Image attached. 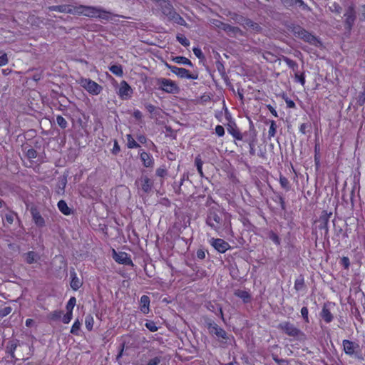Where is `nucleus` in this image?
I'll return each mask as SVG.
<instances>
[{"label": "nucleus", "mask_w": 365, "mask_h": 365, "mask_svg": "<svg viewBox=\"0 0 365 365\" xmlns=\"http://www.w3.org/2000/svg\"><path fill=\"white\" fill-rule=\"evenodd\" d=\"M344 351L346 354L352 356L359 350V345L352 341L344 339L342 341Z\"/></svg>", "instance_id": "nucleus-16"}, {"label": "nucleus", "mask_w": 365, "mask_h": 365, "mask_svg": "<svg viewBox=\"0 0 365 365\" xmlns=\"http://www.w3.org/2000/svg\"><path fill=\"white\" fill-rule=\"evenodd\" d=\"M330 304V303H325L323 306L322 312L320 314L321 317L327 322L330 323L333 320V315L331 313L329 309L328 308V306Z\"/></svg>", "instance_id": "nucleus-23"}, {"label": "nucleus", "mask_w": 365, "mask_h": 365, "mask_svg": "<svg viewBox=\"0 0 365 365\" xmlns=\"http://www.w3.org/2000/svg\"><path fill=\"white\" fill-rule=\"evenodd\" d=\"M345 16V27L346 29L350 30L356 20V11L354 10V8L353 6H349L348 9L346 10V12L344 14Z\"/></svg>", "instance_id": "nucleus-14"}, {"label": "nucleus", "mask_w": 365, "mask_h": 365, "mask_svg": "<svg viewBox=\"0 0 365 365\" xmlns=\"http://www.w3.org/2000/svg\"><path fill=\"white\" fill-rule=\"evenodd\" d=\"M76 299L74 297H71L70 299L68 300L67 304H66V310L67 312H70L71 313L73 312V309L76 305Z\"/></svg>", "instance_id": "nucleus-43"}, {"label": "nucleus", "mask_w": 365, "mask_h": 365, "mask_svg": "<svg viewBox=\"0 0 365 365\" xmlns=\"http://www.w3.org/2000/svg\"><path fill=\"white\" fill-rule=\"evenodd\" d=\"M329 10L336 14H340L342 11V7L338 3L334 2L329 5Z\"/></svg>", "instance_id": "nucleus-34"}, {"label": "nucleus", "mask_w": 365, "mask_h": 365, "mask_svg": "<svg viewBox=\"0 0 365 365\" xmlns=\"http://www.w3.org/2000/svg\"><path fill=\"white\" fill-rule=\"evenodd\" d=\"M211 244L214 248L220 253H225L227 250L230 248V245L228 242L220 238H212Z\"/></svg>", "instance_id": "nucleus-17"}, {"label": "nucleus", "mask_w": 365, "mask_h": 365, "mask_svg": "<svg viewBox=\"0 0 365 365\" xmlns=\"http://www.w3.org/2000/svg\"><path fill=\"white\" fill-rule=\"evenodd\" d=\"M244 140L249 144L250 155H254L255 154V146L257 142V132L252 121H250L249 133L247 136L245 137Z\"/></svg>", "instance_id": "nucleus-9"}, {"label": "nucleus", "mask_w": 365, "mask_h": 365, "mask_svg": "<svg viewBox=\"0 0 365 365\" xmlns=\"http://www.w3.org/2000/svg\"><path fill=\"white\" fill-rule=\"evenodd\" d=\"M81 325V324L79 320L76 319L71 327V333L75 335H78V331L80 329Z\"/></svg>", "instance_id": "nucleus-49"}, {"label": "nucleus", "mask_w": 365, "mask_h": 365, "mask_svg": "<svg viewBox=\"0 0 365 365\" xmlns=\"http://www.w3.org/2000/svg\"><path fill=\"white\" fill-rule=\"evenodd\" d=\"M308 314H309V312H308L307 307H303L301 309V314H302V317H303V319H304V322L306 323H309V322Z\"/></svg>", "instance_id": "nucleus-55"}, {"label": "nucleus", "mask_w": 365, "mask_h": 365, "mask_svg": "<svg viewBox=\"0 0 365 365\" xmlns=\"http://www.w3.org/2000/svg\"><path fill=\"white\" fill-rule=\"evenodd\" d=\"M177 41L184 46L190 45V41L182 34H178L176 36Z\"/></svg>", "instance_id": "nucleus-47"}, {"label": "nucleus", "mask_w": 365, "mask_h": 365, "mask_svg": "<svg viewBox=\"0 0 365 365\" xmlns=\"http://www.w3.org/2000/svg\"><path fill=\"white\" fill-rule=\"evenodd\" d=\"M78 83L81 87L93 96L98 95L103 90V87L90 78H81Z\"/></svg>", "instance_id": "nucleus-4"}, {"label": "nucleus", "mask_w": 365, "mask_h": 365, "mask_svg": "<svg viewBox=\"0 0 365 365\" xmlns=\"http://www.w3.org/2000/svg\"><path fill=\"white\" fill-rule=\"evenodd\" d=\"M269 238L277 245H280V239L279 237V236L277 235V234H276L275 232H274L273 231H270L269 232Z\"/></svg>", "instance_id": "nucleus-51"}, {"label": "nucleus", "mask_w": 365, "mask_h": 365, "mask_svg": "<svg viewBox=\"0 0 365 365\" xmlns=\"http://www.w3.org/2000/svg\"><path fill=\"white\" fill-rule=\"evenodd\" d=\"M128 147L129 148H137L140 147V145L133 139L131 135H127Z\"/></svg>", "instance_id": "nucleus-41"}, {"label": "nucleus", "mask_w": 365, "mask_h": 365, "mask_svg": "<svg viewBox=\"0 0 365 365\" xmlns=\"http://www.w3.org/2000/svg\"><path fill=\"white\" fill-rule=\"evenodd\" d=\"M227 132L231 134L233 138L237 140H242L245 137L247 136V133L242 134L238 129L235 122L233 120H230L226 125Z\"/></svg>", "instance_id": "nucleus-11"}, {"label": "nucleus", "mask_w": 365, "mask_h": 365, "mask_svg": "<svg viewBox=\"0 0 365 365\" xmlns=\"http://www.w3.org/2000/svg\"><path fill=\"white\" fill-rule=\"evenodd\" d=\"M209 333L211 335H215L218 339L227 340L228 339L227 332L214 322H207L206 323Z\"/></svg>", "instance_id": "nucleus-8"}, {"label": "nucleus", "mask_w": 365, "mask_h": 365, "mask_svg": "<svg viewBox=\"0 0 365 365\" xmlns=\"http://www.w3.org/2000/svg\"><path fill=\"white\" fill-rule=\"evenodd\" d=\"M56 123L62 129H65L68 126L66 119L60 115L56 117Z\"/></svg>", "instance_id": "nucleus-48"}, {"label": "nucleus", "mask_w": 365, "mask_h": 365, "mask_svg": "<svg viewBox=\"0 0 365 365\" xmlns=\"http://www.w3.org/2000/svg\"><path fill=\"white\" fill-rule=\"evenodd\" d=\"M341 264L344 267V269H349L350 266V261L349 257H343L341 259Z\"/></svg>", "instance_id": "nucleus-61"}, {"label": "nucleus", "mask_w": 365, "mask_h": 365, "mask_svg": "<svg viewBox=\"0 0 365 365\" xmlns=\"http://www.w3.org/2000/svg\"><path fill=\"white\" fill-rule=\"evenodd\" d=\"M277 328L286 335L295 340L301 341L305 339L304 333L289 321L280 322Z\"/></svg>", "instance_id": "nucleus-3"}, {"label": "nucleus", "mask_w": 365, "mask_h": 365, "mask_svg": "<svg viewBox=\"0 0 365 365\" xmlns=\"http://www.w3.org/2000/svg\"><path fill=\"white\" fill-rule=\"evenodd\" d=\"M11 312V307H6L1 309H0V317H4L7 315H9Z\"/></svg>", "instance_id": "nucleus-59"}, {"label": "nucleus", "mask_w": 365, "mask_h": 365, "mask_svg": "<svg viewBox=\"0 0 365 365\" xmlns=\"http://www.w3.org/2000/svg\"><path fill=\"white\" fill-rule=\"evenodd\" d=\"M158 5L162 13L168 18V21H173L181 26L186 25L184 19L175 11L173 5L168 0H161Z\"/></svg>", "instance_id": "nucleus-2"}, {"label": "nucleus", "mask_w": 365, "mask_h": 365, "mask_svg": "<svg viewBox=\"0 0 365 365\" xmlns=\"http://www.w3.org/2000/svg\"><path fill=\"white\" fill-rule=\"evenodd\" d=\"M157 85L158 88L168 93L177 94L180 91V88L175 81L168 78L157 79Z\"/></svg>", "instance_id": "nucleus-5"}, {"label": "nucleus", "mask_w": 365, "mask_h": 365, "mask_svg": "<svg viewBox=\"0 0 365 365\" xmlns=\"http://www.w3.org/2000/svg\"><path fill=\"white\" fill-rule=\"evenodd\" d=\"M224 213L219 209L212 207L209 209L206 218V223L215 231L223 229L226 222L223 219Z\"/></svg>", "instance_id": "nucleus-1"}, {"label": "nucleus", "mask_w": 365, "mask_h": 365, "mask_svg": "<svg viewBox=\"0 0 365 365\" xmlns=\"http://www.w3.org/2000/svg\"><path fill=\"white\" fill-rule=\"evenodd\" d=\"M31 213L32 219L37 227H43L46 225L43 217L41 216L36 207H31Z\"/></svg>", "instance_id": "nucleus-19"}, {"label": "nucleus", "mask_w": 365, "mask_h": 365, "mask_svg": "<svg viewBox=\"0 0 365 365\" xmlns=\"http://www.w3.org/2000/svg\"><path fill=\"white\" fill-rule=\"evenodd\" d=\"M173 61L178 64L187 65L190 67L193 66L192 63L188 58L184 56H175L173 58Z\"/></svg>", "instance_id": "nucleus-31"}, {"label": "nucleus", "mask_w": 365, "mask_h": 365, "mask_svg": "<svg viewBox=\"0 0 365 365\" xmlns=\"http://www.w3.org/2000/svg\"><path fill=\"white\" fill-rule=\"evenodd\" d=\"M26 157L29 159H34L37 157V152L34 148H30L26 152Z\"/></svg>", "instance_id": "nucleus-57"}, {"label": "nucleus", "mask_w": 365, "mask_h": 365, "mask_svg": "<svg viewBox=\"0 0 365 365\" xmlns=\"http://www.w3.org/2000/svg\"><path fill=\"white\" fill-rule=\"evenodd\" d=\"M145 327L152 332L158 331V328L153 321H148L145 324Z\"/></svg>", "instance_id": "nucleus-53"}, {"label": "nucleus", "mask_w": 365, "mask_h": 365, "mask_svg": "<svg viewBox=\"0 0 365 365\" xmlns=\"http://www.w3.org/2000/svg\"><path fill=\"white\" fill-rule=\"evenodd\" d=\"M135 184L140 186L141 190L145 194L150 193L153 188V181L143 174L135 181Z\"/></svg>", "instance_id": "nucleus-7"}, {"label": "nucleus", "mask_w": 365, "mask_h": 365, "mask_svg": "<svg viewBox=\"0 0 365 365\" xmlns=\"http://www.w3.org/2000/svg\"><path fill=\"white\" fill-rule=\"evenodd\" d=\"M155 173H156L157 176H159L160 178H164L165 176H166L168 175V171H167L166 168L164 166H163V167L158 168L156 170Z\"/></svg>", "instance_id": "nucleus-54"}, {"label": "nucleus", "mask_w": 365, "mask_h": 365, "mask_svg": "<svg viewBox=\"0 0 365 365\" xmlns=\"http://www.w3.org/2000/svg\"><path fill=\"white\" fill-rule=\"evenodd\" d=\"M272 359L278 364V365H288L289 361L287 359H279L277 355L272 354Z\"/></svg>", "instance_id": "nucleus-52"}, {"label": "nucleus", "mask_w": 365, "mask_h": 365, "mask_svg": "<svg viewBox=\"0 0 365 365\" xmlns=\"http://www.w3.org/2000/svg\"><path fill=\"white\" fill-rule=\"evenodd\" d=\"M283 6L286 8H291L294 6V0H280Z\"/></svg>", "instance_id": "nucleus-63"}, {"label": "nucleus", "mask_w": 365, "mask_h": 365, "mask_svg": "<svg viewBox=\"0 0 365 365\" xmlns=\"http://www.w3.org/2000/svg\"><path fill=\"white\" fill-rule=\"evenodd\" d=\"M277 132V125L275 121L271 120L270 121V127L268 132L269 138H271L272 137H274Z\"/></svg>", "instance_id": "nucleus-46"}, {"label": "nucleus", "mask_w": 365, "mask_h": 365, "mask_svg": "<svg viewBox=\"0 0 365 365\" xmlns=\"http://www.w3.org/2000/svg\"><path fill=\"white\" fill-rule=\"evenodd\" d=\"M287 29L294 35H296L299 31H301L303 28L302 26H300L299 25H296V24H291L290 25L287 26Z\"/></svg>", "instance_id": "nucleus-44"}, {"label": "nucleus", "mask_w": 365, "mask_h": 365, "mask_svg": "<svg viewBox=\"0 0 365 365\" xmlns=\"http://www.w3.org/2000/svg\"><path fill=\"white\" fill-rule=\"evenodd\" d=\"M18 340H11L9 341L6 346V353L10 354L11 357L14 359V361H17V359L15 357L14 352L18 346Z\"/></svg>", "instance_id": "nucleus-25"}, {"label": "nucleus", "mask_w": 365, "mask_h": 365, "mask_svg": "<svg viewBox=\"0 0 365 365\" xmlns=\"http://www.w3.org/2000/svg\"><path fill=\"white\" fill-rule=\"evenodd\" d=\"M311 128V125L310 123H302L300 127H299V131L302 133V134H306L307 133V129H310Z\"/></svg>", "instance_id": "nucleus-62"}, {"label": "nucleus", "mask_w": 365, "mask_h": 365, "mask_svg": "<svg viewBox=\"0 0 365 365\" xmlns=\"http://www.w3.org/2000/svg\"><path fill=\"white\" fill-rule=\"evenodd\" d=\"M236 20L237 22L243 26L245 28H249L251 30L256 32H261L262 29V27L256 22H254L252 20L248 18H245L242 16H239Z\"/></svg>", "instance_id": "nucleus-10"}, {"label": "nucleus", "mask_w": 365, "mask_h": 365, "mask_svg": "<svg viewBox=\"0 0 365 365\" xmlns=\"http://www.w3.org/2000/svg\"><path fill=\"white\" fill-rule=\"evenodd\" d=\"M105 11L100 9L92 6H83V16L90 18L101 17L100 14Z\"/></svg>", "instance_id": "nucleus-18"}, {"label": "nucleus", "mask_w": 365, "mask_h": 365, "mask_svg": "<svg viewBox=\"0 0 365 365\" xmlns=\"http://www.w3.org/2000/svg\"><path fill=\"white\" fill-rule=\"evenodd\" d=\"M194 54L200 60H202L205 58V56L202 53L201 49L197 47H195L192 49Z\"/></svg>", "instance_id": "nucleus-58"}, {"label": "nucleus", "mask_w": 365, "mask_h": 365, "mask_svg": "<svg viewBox=\"0 0 365 365\" xmlns=\"http://www.w3.org/2000/svg\"><path fill=\"white\" fill-rule=\"evenodd\" d=\"M365 103V90L363 92L359 93L358 97L356 98V104L358 106H362Z\"/></svg>", "instance_id": "nucleus-50"}, {"label": "nucleus", "mask_w": 365, "mask_h": 365, "mask_svg": "<svg viewBox=\"0 0 365 365\" xmlns=\"http://www.w3.org/2000/svg\"><path fill=\"white\" fill-rule=\"evenodd\" d=\"M215 133L218 136H223L225 134V129L222 125H218L215 127Z\"/></svg>", "instance_id": "nucleus-64"}, {"label": "nucleus", "mask_w": 365, "mask_h": 365, "mask_svg": "<svg viewBox=\"0 0 365 365\" xmlns=\"http://www.w3.org/2000/svg\"><path fill=\"white\" fill-rule=\"evenodd\" d=\"M140 159L145 167L152 168L153 166L154 160L149 153L145 151L142 152L140 153Z\"/></svg>", "instance_id": "nucleus-26"}, {"label": "nucleus", "mask_w": 365, "mask_h": 365, "mask_svg": "<svg viewBox=\"0 0 365 365\" xmlns=\"http://www.w3.org/2000/svg\"><path fill=\"white\" fill-rule=\"evenodd\" d=\"M93 323H94L93 317L91 314L87 315L86 317V319H85V324H86V329L88 331L92 330L93 327Z\"/></svg>", "instance_id": "nucleus-42"}, {"label": "nucleus", "mask_w": 365, "mask_h": 365, "mask_svg": "<svg viewBox=\"0 0 365 365\" xmlns=\"http://www.w3.org/2000/svg\"><path fill=\"white\" fill-rule=\"evenodd\" d=\"M332 212H327L326 210L322 211V215L319 217V222H320V225H319V228L320 230H324V237L329 238V227H328V223L330 217L331 216Z\"/></svg>", "instance_id": "nucleus-13"}, {"label": "nucleus", "mask_w": 365, "mask_h": 365, "mask_svg": "<svg viewBox=\"0 0 365 365\" xmlns=\"http://www.w3.org/2000/svg\"><path fill=\"white\" fill-rule=\"evenodd\" d=\"M133 89L125 81H122L120 83L118 96L123 100L128 99L131 97Z\"/></svg>", "instance_id": "nucleus-15"}, {"label": "nucleus", "mask_w": 365, "mask_h": 365, "mask_svg": "<svg viewBox=\"0 0 365 365\" xmlns=\"http://www.w3.org/2000/svg\"><path fill=\"white\" fill-rule=\"evenodd\" d=\"M195 164L197 168L198 173L200 175V176H203V172H202V160L201 159V157L200 155H198L195 159Z\"/></svg>", "instance_id": "nucleus-35"}, {"label": "nucleus", "mask_w": 365, "mask_h": 365, "mask_svg": "<svg viewBox=\"0 0 365 365\" xmlns=\"http://www.w3.org/2000/svg\"><path fill=\"white\" fill-rule=\"evenodd\" d=\"M275 195V199L274 201L277 202L280 204L281 208L283 210H286V204L284 197L279 192H274Z\"/></svg>", "instance_id": "nucleus-39"}, {"label": "nucleus", "mask_w": 365, "mask_h": 365, "mask_svg": "<svg viewBox=\"0 0 365 365\" xmlns=\"http://www.w3.org/2000/svg\"><path fill=\"white\" fill-rule=\"evenodd\" d=\"M68 5L63 4V5H57V6H51L48 7L49 11H55L60 13L68 14Z\"/></svg>", "instance_id": "nucleus-32"}, {"label": "nucleus", "mask_w": 365, "mask_h": 365, "mask_svg": "<svg viewBox=\"0 0 365 365\" xmlns=\"http://www.w3.org/2000/svg\"><path fill=\"white\" fill-rule=\"evenodd\" d=\"M58 210L65 215H69L72 213V210L68 207L65 200H61L57 204Z\"/></svg>", "instance_id": "nucleus-28"}, {"label": "nucleus", "mask_w": 365, "mask_h": 365, "mask_svg": "<svg viewBox=\"0 0 365 365\" xmlns=\"http://www.w3.org/2000/svg\"><path fill=\"white\" fill-rule=\"evenodd\" d=\"M63 312L62 311L56 310L49 314V318L53 321L59 320Z\"/></svg>", "instance_id": "nucleus-45"}, {"label": "nucleus", "mask_w": 365, "mask_h": 365, "mask_svg": "<svg viewBox=\"0 0 365 365\" xmlns=\"http://www.w3.org/2000/svg\"><path fill=\"white\" fill-rule=\"evenodd\" d=\"M333 223L334 227V233L337 237H339L341 234H343L344 237L347 236L345 233L343 232L344 231L341 227L336 225L334 220H333Z\"/></svg>", "instance_id": "nucleus-56"}, {"label": "nucleus", "mask_w": 365, "mask_h": 365, "mask_svg": "<svg viewBox=\"0 0 365 365\" xmlns=\"http://www.w3.org/2000/svg\"><path fill=\"white\" fill-rule=\"evenodd\" d=\"M282 60L292 69H293V70H297V69L298 64L297 63L296 61H293V60L290 59L289 58H288L287 56H282Z\"/></svg>", "instance_id": "nucleus-38"}, {"label": "nucleus", "mask_w": 365, "mask_h": 365, "mask_svg": "<svg viewBox=\"0 0 365 365\" xmlns=\"http://www.w3.org/2000/svg\"><path fill=\"white\" fill-rule=\"evenodd\" d=\"M304 287V277L300 275L294 282V289L297 291L302 290Z\"/></svg>", "instance_id": "nucleus-37"}, {"label": "nucleus", "mask_w": 365, "mask_h": 365, "mask_svg": "<svg viewBox=\"0 0 365 365\" xmlns=\"http://www.w3.org/2000/svg\"><path fill=\"white\" fill-rule=\"evenodd\" d=\"M72 313H71L70 312H67L66 314L63 315L62 318V322L64 324H68L72 319Z\"/></svg>", "instance_id": "nucleus-60"}, {"label": "nucleus", "mask_w": 365, "mask_h": 365, "mask_svg": "<svg viewBox=\"0 0 365 365\" xmlns=\"http://www.w3.org/2000/svg\"><path fill=\"white\" fill-rule=\"evenodd\" d=\"M113 258L118 264L134 266L132 259L126 252H117L115 250H113Z\"/></svg>", "instance_id": "nucleus-12"}, {"label": "nucleus", "mask_w": 365, "mask_h": 365, "mask_svg": "<svg viewBox=\"0 0 365 365\" xmlns=\"http://www.w3.org/2000/svg\"><path fill=\"white\" fill-rule=\"evenodd\" d=\"M216 67H217V69L218 72L220 73L221 77L222 78V79L225 81L227 85H228L230 83V79H229L228 76L226 73L225 68L223 63L220 61H217Z\"/></svg>", "instance_id": "nucleus-27"}, {"label": "nucleus", "mask_w": 365, "mask_h": 365, "mask_svg": "<svg viewBox=\"0 0 365 365\" xmlns=\"http://www.w3.org/2000/svg\"><path fill=\"white\" fill-rule=\"evenodd\" d=\"M25 256V261L26 263L31 264L36 262H37L38 259L39 258L38 255L34 252V251H29L24 254Z\"/></svg>", "instance_id": "nucleus-29"}, {"label": "nucleus", "mask_w": 365, "mask_h": 365, "mask_svg": "<svg viewBox=\"0 0 365 365\" xmlns=\"http://www.w3.org/2000/svg\"><path fill=\"white\" fill-rule=\"evenodd\" d=\"M216 26L218 28L226 31L227 34H232L234 35L237 34H242V31L239 27L232 26L228 24L219 22V24H216Z\"/></svg>", "instance_id": "nucleus-21"}, {"label": "nucleus", "mask_w": 365, "mask_h": 365, "mask_svg": "<svg viewBox=\"0 0 365 365\" xmlns=\"http://www.w3.org/2000/svg\"><path fill=\"white\" fill-rule=\"evenodd\" d=\"M294 6H298L304 11H312L311 8L306 3H304L303 0H294Z\"/></svg>", "instance_id": "nucleus-40"}, {"label": "nucleus", "mask_w": 365, "mask_h": 365, "mask_svg": "<svg viewBox=\"0 0 365 365\" xmlns=\"http://www.w3.org/2000/svg\"><path fill=\"white\" fill-rule=\"evenodd\" d=\"M279 183L282 188L285 189L287 191H289L290 190V183L288 179L283 176L280 175L279 177Z\"/></svg>", "instance_id": "nucleus-36"}, {"label": "nucleus", "mask_w": 365, "mask_h": 365, "mask_svg": "<svg viewBox=\"0 0 365 365\" xmlns=\"http://www.w3.org/2000/svg\"><path fill=\"white\" fill-rule=\"evenodd\" d=\"M70 277L71 279L70 282L71 287L75 291L78 290L82 286L83 282L77 277L73 268L70 270Z\"/></svg>", "instance_id": "nucleus-22"}, {"label": "nucleus", "mask_w": 365, "mask_h": 365, "mask_svg": "<svg viewBox=\"0 0 365 365\" xmlns=\"http://www.w3.org/2000/svg\"><path fill=\"white\" fill-rule=\"evenodd\" d=\"M109 70L117 76H122L123 74L121 65H113L110 67Z\"/></svg>", "instance_id": "nucleus-33"}, {"label": "nucleus", "mask_w": 365, "mask_h": 365, "mask_svg": "<svg viewBox=\"0 0 365 365\" xmlns=\"http://www.w3.org/2000/svg\"><path fill=\"white\" fill-rule=\"evenodd\" d=\"M166 66L170 71L175 73L176 76L181 78H187V79H193L196 80L198 78L197 73H190L188 70L184 68H179L175 66H171L168 63H166Z\"/></svg>", "instance_id": "nucleus-6"}, {"label": "nucleus", "mask_w": 365, "mask_h": 365, "mask_svg": "<svg viewBox=\"0 0 365 365\" xmlns=\"http://www.w3.org/2000/svg\"><path fill=\"white\" fill-rule=\"evenodd\" d=\"M235 295L241 298L245 303L250 301L251 295L245 290L237 289L235 292Z\"/></svg>", "instance_id": "nucleus-30"}, {"label": "nucleus", "mask_w": 365, "mask_h": 365, "mask_svg": "<svg viewBox=\"0 0 365 365\" xmlns=\"http://www.w3.org/2000/svg\"><path fill=\"white\" fill-rule=\"evenodd\" d=\"M150 298L147 295H143L140 300V309L144 314H148L150 311Z\"/></svg>", "instance_id": "nucleus-24"}, {"label": "nucleus", "mask_w": 365, "mask_h": 365, "mask_svg": "<svg viewBox=\"0 0 365 365\" xmlns=\"http://www.w3.org/2000/svg\"><path fill=\"white\" fill-rule=\"evenodd\" d=\"M302 40L317 47H319L322 46V42L315 36L312 35L308 31L304 32V35L302 36Z\"/></svg>", "instance_id": "nucleus-20"}]
</instances>
